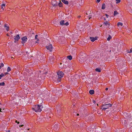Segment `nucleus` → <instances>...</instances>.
Wrapping results in <instances>:
<instances>
[{"instance_id": "obj_1", "label": "nucleus", "mask_w": 132, "mask_h": 132, "mask_svg": "<svg viewBox=\"0 0 132 132\" xmlns=\"http://www.w3.org/2000/svg\"><path fill=\"white\" fill-rule=\"evenodd\" d=\"M42 105H39V104L36 105L32 107L33 110L35 112H40L42 111V109L43 108Z\"/></svg>"}, {"instance_id": "obj_2", "label": "nucleus", "mask_w": 132, "mask_h": 132, "mask_svg": "<svg viewBox=\"0 0 132 132\" xmlns=\"http://www.w3.org/2000/svg\"><path fill=\"white\" fill-rule=\"evenodd\" d=\"M112 105V104L110 103L107 104H104L103 105V106L102 107V110H105L106 109H108L110 107H111Z\"/></svg>"}, {"instance_id": "obj_3", "label": "nucleus", "mask_w": 132, "mask_h": 132, "mask_svg": "<svg viewBox=\"0 0 132 132\" xmlns=\"http://www.w3.org/2000/svg\"><path fill=\"white\" fill-rule=\"evenodd\" d=\"M46 48L50 52L52 51L53 50V47L51 44H50L46 46Z\"/></svg>"}, {"instance_id": "obj_4", "label": "nucleus", "mask_w": 132, "mask_h": 132, "mask_svg": "<svg viewBox=\"0 0 132 132\" xmlns=\"http://www.w3.org/2000/svg\"><path fill=\"white\" fill-rule=\"evenodd\" d=\"M57 73L59 78H62L63 77L64 75L63 72L61 71H59L57 72Z\"/></svg>"}, {"instance_id": "obj_5", "label": "nucleus", "mask_w": 132, "mask_h": 132, "mask_svg": "<svg viewBox=\"0 0 132 132\" xmlns=\"http://www.w3.org/2000/svg\"><path fill=\"white\" fill-rule=\"evenodd\" d=\"M51 3L52 5L54 6H56L58 5L57 3L55 1H52Z\"/></svg>"}, {"instance_id": "obj_6", "label": "nucleus", "mask_w": 132, "mask_h": 132, "mask_svg": "<svg viewBox=\"0 0 132 132\" xmlns=\"http://www.w3.org/2000/svg\"><path fill=\"white\" fill-rule=\"evenodd\" d=\"M21 39L22 40V43H24L26 42L27 38L25 36L22 38Z\"/></svg>"}, {"instance_id": "obj_7", "label": "nucleus", "mask_w": 132, "mask_h": 132, "mask_svg": "<svg viewBox=\"0 0 132 132\" xmlns=\"http://www.w3.org/2000/svg\"><path fill=\"white\" fill-rule=\"evenodd\" d=\"M90 38L91 41L92 42H94L95 40L97 39V37H90Z\"/></svg>"}, {"instance_id": "obj_8", "label": "nucleus", "mask_w": 132, "mask_h": 132, "mask_svg": "<svg viewBox=\"0 0 132 132\" xmlns=\"http://www.w3.org/2000/svg\"><path fill=\"white\" fill-rule=\"evenodd\" d=\"M54 56H51L49 58V61L50 62H52L54 60Z\"/></svg>"}, {"instance_id": "obj_9", "label": "nucleus", "mask_w": 132, "mask_h": 132, "mask_svg": "<svg viewBox=\"0 0 132 132\" xmlns=\"http://www.w3.org/2000/svg\"><path fill=\"white\" fill-rule=\"evenodd\" d=\"M121 122H122V124L124 125H125L127 123L126 119H122L121 120Z\"/></svg>"}, {"instance_id": "obj_10", "label": "nucleus", "mask_w": 132, "mask_h": 132, "mask_svg": "<svg viewBox=\"0 0 132 132\" xmlns=\"http://www.w3.org/2000/svg\"><path fill=\"white\" fill-rule=\"evenodd\" d=\"M103 24L106 25V26H107V27H109V26H110V23L109 22H104Z\"/></svg>"}, {"instance_id": "obj_11", "label": "nucleus", "mask_w": 132, "mask_h": 132, "mask_svg": "<svg viewBox=\"0 0 132 132\" xmlns=\"http://www.w3.org/2000/svg\"><path fill=\"white\" fill-rule=\"evenodd\" d=\"M20 38V37L19 35H18L16 36V37L14 38V39L15 40L17 41L18 40V39Z\"/></svg>"}, {"instance_id": "obj_12", "label": "nucleus", "mask_w": 132, "mask_h": 132, "mask_svg": "<svg viewBox=\"0 0 132 132\" xmlns=\"http://www.w3.org/2000/svg\"><path fill=\"white\" fill-rule=\"evenodd\" d=\"M62 1L65 4L67 5H68V2L67 1H66L65 0H62Z\"/></svg>"}, {"instance_id": "obj_13", "label": "nucleus", "mask_w": 132, "mask_h": 132, "mask_svg": "<svg viewBox=\"0 0 132 132\" xmlns=\"http://www.w3.org/2000/svg\"><path fill=\"white\" fill-rule=\"evenodd\" d=\"M60 23L61 25H65V21L64 20H62L60 22Z\"/></svg>"}, {"instance_id": "obj_14", "label": "nucleus", "mask_w": 132, "mask_h": 132, "mask_svg": "<svg viewBox=\"0 0 132 132\" xmlns=\"http://www.w3.org/2000/svg\"><path fill=\"white\" fill-rule=\"evenodd\" d=\"M38 61H39L40 62H42L41 58L42 59V57L41 56H40L39 55H38Z\"/></svg>"}, {"instance_id": "obj_15", "label": "nucleus", "mask_w": 132, "mask_h": 132, "mask_svg": "<svg viewBox=\"0 0 132 132\" xmlns=\"http://www.w3.org/2000/svg\"><path fill=\"white\" fill-rule=\"evenodd\" d=\"M4 27L6 29L7 31H8L9 30V27L7 26V25L6 24H5L4 25Z\"/></svg>"}, {"instance_id": "obj_16", "label": "nucleus", "mask_w": 132, "mask_h": 132, "mask_svg": "<svg viewBox=\"0 0 132 132\" xmlns=\"http://www.w3.org/2000/svg\"><path fill=\"white\" fill-rule=\"evenodd\" d=\"M128 84L129 85L130 87H132V81H129Z\"/></svg>"}, {"instance_id": "obj_17", "label": "nucleus", "mask_w": 132, "mask_h": 132, "mask_svg": "<svg viewBox=\"0 0 132 132\" xmlns=\"http://www.w3.org/2000/svg\"><path fill=\"white\" fill-rule=\"evenodd\" d=\"M95 70L98 72H100L101 71V69L99 68H97L95 69Z\"/></svg>"}, {"instance_id": "obj_18", "label": "nucleus", "mask_w": 132, "mask_h": 132, "mask_svg": "<svg viewBox=\"0 0 132 132\" xmlns=\"http://www.w3.org/2000/svg\"><path fill=\"white\" fill-rule=\"evenodd\" d=\"M123 24L122 23L120 22H119L118 23L117 26L118 27H119L120 26H122Z\"/></svg>"}, {"instance_id": "obj_19", "label": "nucleus", "mask_w": 132, "mask_h": 132, "mask_svg": "<svg viewBox=\"0 0 132 132\" xmlns=\"http://www.w3.org/2000/svg\"><path fill=\"white\" fill-rule=\"evenodd\" d=\"M38 37V35H36L35 36V38L36 39H37V41H36V43H38V42L39 41V40L38 39H37V37Z\"/></svg>"}, {"instance_id": "obj_20", "label": "nucleus", "mask_w": 132, "mask_h": 132, "mask_svg": "<svg viewBox=\"0 0 132 132\" xmlns=\"http://www.w3.org/2000/svg\"><path fill=\"white\" fill-rule=\"evenodd\" d=\"M5 6V4H3L2 5H1V8L2 10H3L4 9V7Z\"/></svg>"}, {"instance_id": "obj_21", "label": "nucleus", "mask_w": 132, "mask_h": 132, "mask_svg": "<svg viewBox=\"0 0 132 132\" xmlns=\"http://www.w3.org/2000/svg\"><path fill=\"white\" fill-rule=\"evenodd\" d=\"M105 7V4L104 3L102 4V9H104Z\"/></svg>"}, {"instance_id": "obj_22", "label": "nucleus", "mask_w": 132, "mask_h": 132, "mask_svg": "<svg viewBox=\"0 0 132 132\" xmlns=\"http://www.w3.org/2000/svg\"><path fill=\"white\" fill-rule=\"evenodd\" d=\"M67 58L69 60H71L72 59V57L71 55H69L67 56Z\"/></svg>"}, {"instance_id": "obj_23", "label": "nucleus", "mask_w": 132, "mask_h": 132, "mask_svg": "<svg viewBox=\"0 0 132 132\" xmlns=\"http://www.w3.org/2000/svg\"><path fill=\"white\" fill-rule=\"evenodd\" d=\"M118 14V13L116 11H115L114 12V15L115 16L117 14Z\"/></svg>"}, {"instance_id": "obj_24", "label": "nucleus", "mask_w": 132, "mask_h": 132, "mask_svg": "<svg viewBox=\"0 0 132 132\" xmlns=\"http://www.w3.org/2000/svg\"><path fill=\"white\" fill-rule=\"evenodd\" d=\"M92 13H90L89 15L88 16V17H89V19L90 18H91V17L92 16Z\"/></svg>"}, {"instance_id": "obj_25", "label": "nucleus", "mask_w": 132, "mask_h": 132, "mask_svg": "<svg viewBox=\"0 0 132 132\" xmlns=\"http://www.w3.org/2000/svg\"><path fill=\"white\" fill-rule=\"evenodd\" d=\"M111 38V37L110 35H109V37L107 38V40L109 41L110 40V39Z\"/></svg>"}, {"instance_id": "obj_26", "label": "nucleus", "mask_w": 132, "mask_h": 132, "mask_svg": "<svg viewBox=\"0 0 132 132\" xmlns=\"http://www.w3.org/2000/svg\"><path fill=\"white\" fill-rule=\"evenodd\" d=\"M89 93L91 95H92L94 94V91H89Z\"/></svg>"}, {"instance_id": "obj_27", "label": "nucleus", "mask_w": 132, "mask_h": 132, "mask_svg": "<svg viewBox=\"0 0 132 132\" xmlns=\"http://www.w3.org/2000/svg\"><path fill=\"white\" fill-rule=\"evenodd\" d=\"M11 70V69L9 67H8L7 68V71L8 72L10 71Z\"/></svg>"}, {"instance_id": "obj_28", "label": "nucleus", "mask_w": 132, "mask_h": 132, "mask_svg": "<svg viewBox=\"0 0 132 132\" xmlns=\"http://www.w3.org/2000/svg\"><path fill=\"white\" fill-rule=\"evenodd\" d=\"M62 3L61 2H60L59 3V4H58V5H59V6H60V7H61L62 6Z\"/></svg>"}, {"instance_id": "obj_29", "label": "nucleus", "mask_w": 132, "mask_h": 132, "mask_svg": "<svg viewBox=\"0 0 132 132\" xmlns=\"http://www.w3.org/2000/svg\"><path fill=\"white\" fill-rule=\"evenodd\" d=\"M116 3H117V4H118V3H119L121 1L120 0H116Z\"/></svg>"}, {"instance_id": "obj_30", "label": "nucleus", "mask_w": 132, "mask_h": 132, "mask_svg": "<svg viewBox=\"0 0 132 132\" xmlns=\"http://www.w3.org/2000/svg\"><path fill=\"white\" fill-rule=\"evenodd\" d=\"M4 65L3 64V63H2L1 64V65H0V69H1L2 67H3Z\"/></svg>"}, {"instance_id": "obj_31", "label": "nucleus", "mask_w": 132, "mask_h": 132, "mask_svg": "<svg viewBox=\"0 0 132 132\" xmlns=\"http://www.w3.org/2000/svg\"><path fill=\"white\" fill-rule=\"evenodd\" d=\"M127 53H131L132 52V51L131 50H130V51H129V50H128L127 51Z\"/></svg>"}, {"instance_id": "obj_32", "label": "nucleus", "mask_w": 132, "mask_h": 132, "mask_svg": "<svg viewBox=\"0 0 132 132\" xmlns=\"http://www.w3.org/2000/svg\"><path fill=\"white\" fill-rule=\"evenodd\" d=\"M5 83L4 82L0 83V86H4Z\"/></svg>"}, {"instance_id": "obj_33", "label": "nucleus", "mask_w": 132, "mask_h": 132, "mask_svg": "<svg viewBox=\"0 0 132 132\" xmlns=\"http://www.w3.org/2000/svg\"><path fill=\"white\" fill-rule=\"evenodd\" d=\"M80 58L81 59V60H82L83 61H84V59H83L84 57H82V56H80Z\"/></svg>"}, {"instance_id": "obj_34", "label": "nucleus", "mask_w": 132, "mask_h": 132, "mask_svg": "<svg viewBox=\"0 0 132 132\" xmlns=\"http://www.w3.org/2000/svg\"><path fill=\"white\" fill-rule=\"evenodd\" d=\"M62 38V39H64V37L62 36V37H61V36H59V38H58V39H59L60 40L61 38Z\"/></svg>"}, {"instance_id": "obj_35", "label": "nucleus", "mask_w": 132, "mask_h": 132, "mask_svg": "<svg viewBox=\"0 0 132 132\" xmlns=\"http://www.w3.org/2000/svg\"><path fill=\"white\" fill-rule=\"evenodd\" d=\"M69 24V23L68 22H65V25L66 26H67Z\"/></svg>"}, {"instance_id": "obj_36", "label": "nucleus", "mask_w": 132, "mask_h": 132, "mask_svg": "<svg viewBox=\"0 0 132 132\" xmlns=\"http://www.w3.org/2000/svg\"><path fill=\"white\" fill-rule=\"evenodd\" d=\"M94 127H93V126H90L89 127V128H90V129H93L94 128Z\"/></svg>"}, {"instance_id": "obj_37", "label": "nucleus", "mask_w": 132, "mask_h": 132, "mask_svg": "<svg viewBox=\"0 0 132 132\" xmlns=\"http://www.w3.org/2000/svg\"><path fill=\"white\" fill-rule=\"evenodd\" d=\"M0 76H1L0 77H2L4 76V75L3 73H2L1 75H0Z\"/></svg>"}, {"instance_id": "obj_38", "label": "nucleus", "mask_w": 132, "mask_h": 132, "mask_svg": "<svg viewBox=\"0 0 132 132\" xmlns=\"http://www.w3.org/2000/svg\"><path fill=\"white\" fill-rule=\"evenodd\" d=\"M114 90V89L113 88H109V90Z\"/></svg>"}, {"instance_id": "obj_39", "label": "nucleus", "mask_w": 132, "mask_h": 132, "mask_svg": "<svg viewBox=\"0 0 132 132\" xmlns=\"http://www.w3.org/2000/svg\"><path fill=\"white\" fill-rule=\"evenodd\" d=\"M92 101H93V103H94V104H95L96 103V101H95L93 100Z\"/></svg>"}, {"instance_id": "obj_40", "label": "nucleus", "mask_w": 132, "mask_h": 132, "mask_svg": "<svg viewBox=\"0 0 132 132\" xmlns=\"http://www.w3.org/2000/svg\"><path fill=\"white\" fill-rule=\"evenodd\" d=\"M96 0V2L97 3H99L101 1V0Z\"/></svg>"}, {"instance_id": "obj_41", "label": "nucleus", "mask_w": 132, "mask_h": 132, "mask_svg": "<svg viewBox=\"0 0 132 132\" xmlns=\"http://www.w3.org/2000/svg\"><path fill=\"white\" fill-rule=\"evenodd\" d=\"M119 132H124V130H120V131H119Z\"/></svg>"}, {"instance_id": "obj_42", "label": "nucleus", "mask_w": 132, "mask_h": 132, "mask_svg": "<svg viewBox=\"0 0 132 132\" xmlns=\"http://www.w3.org/2000/svg\"><path fill=\"white\" fill-rule=\"evenodd\" d=\"M105 15L107 18H108V16H109L108 15H107L106 14H105Z\"/></svg>"}, {"instance_id": "obj_43", "label": "nucleus", "mask_w": 132, "mask_h": 132, "mask_svg": "<svg viewBox=\"0 0 132 132\" xmlns=\"http://www.w3.org/2000/svg\"><path fill=\"white\" fill-rule=\"evenodd\" d=\"M23 126H24V125H20V126H19V127H23Z\"/></svg>"}, {"instance_id": "obj_44", "label": "nucleus", "mask_w": 132, "mask_h": 132, "mask_svg": "<svg viewBox=\"0 0 132 132\" xmlns=\"http://www.w3.org/2000/svg\"><path fill=\"white\" fill-rule=\"evenodd\" d=\"M60 80L59 79H58V80H57V81L58 82H60Z\"/></svg>"}, {"instance_id": "obj_45", "label": "nucleus", "mask_w": 132, "mask_h": 132, "mask_svg": "<svg viewBox=\"0 0 132 132\" xmlns=\"http://www.w3.org/2000/svg\"><path fill=\"white\" fill-rule=\"evenodd\" d=\"M8 73V72H5V75H7Z\"/></svg>"}, {"instance_id": "obj_46", "label": "nucleus", "mask_w": 132, "mask_h": 132, "mask_svg": "<svg viewBox=\"0 0 132 132\" xmlns=\"http://www.w3.org/2000/svg\"><path fill=\"white\" fill-rule=\"evenodd\" d=\"M119 90H123V88H120V89Z\"/></svg>"}, {"instance_id": "obj_47", "label": "nucleus", "mask_w": 132, "mask_h": 132, "mask_svg": "<svg viewBox=\"0 0 132 132\" xmlns=\"http://www.w3.org/2000/svg\"><path fill=\"white\" fill-rule=\"evenodd\" d=\"M108 89V88H105V90H107Z\"/></svg>"}, {"instance_id": "obj_48", "label": "nucleus", "mask_w": 132, "mask_h": 132, "mask_svg": "<svg viewBox=\"0 0 132 132\" xmlns=\"http://www.w3.org/2000/svg\"><path fill=\"white\" fill-rule=\"evenodd\" d=\"M18 97H22L21 96H20V95H19V96H18Z\"/></svg>"}, {"instance_id": "obj_49", "label": "nucleus", "mask_w": 132, "mask_h": 132, "mask_svg": "<svg viewBox=\"0 0 132 132\" xmlns=\"http://www.w3.org/2000/svg\"><path fill=\"white\" fill-rule=\"evenodd\" d=\"M6 35L8 36H9V35L8 34H7Z\"/></svg>"}, {"instance_id": "obj_50", "label": "nucleus", "mask_w": 132, "mask_h": 132, "mask_svg": "<svg viewBox=\"0 0 132 132\" xmlns=\"http://www.w3.org/2000/svg\"><path fill=\"white\" fill-rule=\"evenodd\" d=\"M80 17H81V16H80V15H79V16H78V18H80Z\"/></svg>"}, {"instance_id": "obj_51", "label": "nucleus", "mask_w": 132, "mask_h": 132, "mask_svg": "<svg viewBox=\"0 0 132 132\" xmlns=\"http://www.w3.org/2000/svg\"><path fill=\"white\" fill-rule=\"evenodd\" d=\"M132 125V122H131V123H130V125L131 126V125Z\"/></svg>"}, {"instance_id": "obj_52", "label": "nucleus", "mask_w": 132, "mask_h": 132, "mask_svg": "<svg viewBox=\"0 0 132 132\" xmlns=\"http://www.w3.org/2000/svg\"><path fill=\"white\" fill-rule=\"evenodd\" d=\"M79 115V114L78 113L77 114V116H78Z\"/></svg>"}, {"instance_id": "obj_53", "label": "nucleus", "mask_w": 132, "mask_h": 132, "mask_svg": "<svg viewBox=\"0 0 132 132\" xmlns=\"http://www.w3.org/2000/svg\"><path fill=\"white\" fill-rule=\"evenodd\" d=\"M89 91H94V90H89Z\"/></svg>"}, {"instance_id": "obj_54", "label": "nucleus", "mask_w": 132, "mask_h": 132, "mask_svg": "<svg viewBox=\"0 0 132 132\" xmlns=\"http://www.w3.org/2000/svg\"><path fill=\"white\" fill-rule=\"evenodd\" d=\"M15 122L16 123H17L18 122V121L16 120L15 121Z\"/></svg>"}, {"instance_id": "obj_55", "label": "nucleus", "mask_w": 132, "mask_h": 132, "mask_svg": "<svg viewBox=\"0 0 132 132\" xmlns=\"http://www.w3.org/2000/svg\"><path fill=\"white\" fill-rule=\"evenodd\" d=\"M17 123L18 124H19V122H17Z\"/></svg>"}, {"instance_id": "obj_56", "label": "nucleus", "mask_w": 132, "mask_h": 132, "mask_svg": "<svg viewBox=\"0 0 132 132\" xmlns=\"http://www.w3.org/2000/svg\"><path fill=\"white\" fill-rule=\"evenodd\" d=\"M115 132H119V131H116Z\"/></svg>"}, {"instance_id": "obj_57", "label": "nucleus", "mask_w": 132, "mask_h": 132, "mask_svg": "<svg viewBox=\"0 0 132 132\" xmlns=\"http://www.w3.org/2000/svg\"><path fill=\"white\" fill-rule=\"evenodd\" d=\"M57 126V125H54V126Z\"/></svg>"}, {"instance_id": "obj_58", "label": "nucleus", "mask_w": 132, "mask_h": 132, "mask_svg": "<svg viewBox=\"0 0 132 132\" xmlns=\"http://www.w3.org/2000/svg\"><path fill=\"white\" fill-rule=\"evenodd\" d=\"M15 97H16V95H15Z\"/></svg>"}, {"instance_id": "obj_59", "label": "nucleus", "mask_w": 132, "mask_h": 132, "mask_svg": "<svg viewBox=\"0 0 132 132\" xmlns=\"http://www.w3.org/2000/svg\"><path fill=\"white\" fill-rule=\"evenodd\" d=\"M27 132H30L29 131H27Z\"/></svg>"}, {"instance_id": "obj_60", "label": "nucleus", "mask_w": 132, "mask_h": 132, "mask_svg": "<svg viewBox=\"0 0 132 132\" xmlns=\"http://www.w3.org/2000/svg\"><path fill=\"white\" fill-rule=\"evenodd\" d=\"M97 106H98V104H97Z\"/></svg>"}, {"instance_id": "obj_61", "label": "nucleus", "mask_w": 132, "mask_h": 132, "mask_svg": "<svg viewBox=\"0 0 132 132\" xmlns=\"http://www.w3.org/2000/svg\"><path fill=\"white\" fill-rule=\"evenodd\" d=\"M14 102L16 103L17 102H15V101Z\"/></svg>"}, {"instance_id": "obj_62", "label": "nucleus", "mask_w": 132, "mask_h": 132, "mask_svg": "<svg viewBox=\"0 0 132 132\" xmlns=\"http://www.w3.org/2000/svg\"><path fill=\"white\" fill-rule=\"evenodd\" d=\"M104 19V20H105V19Z\"/></svg>"}, {"instance_id": "obj_63", "label": "nucleus", "mask_w": 132, "mask_h": 132, "mask_svg": "<svg viewBox=\"0 0 132 132\" xmlns=\"http://www.w3.org/2000/svg\"><path fill=\"white\" fill-rule=\"evenodd\" d=\"M10 131L9 130L8 131V132H10Z\"/></svg>"}, {"instance_id": "obj_64", "label": "nucleus", "mask_w": 132, "mask_h": 132, "mask_svg": "<svg viewBox=\"0 0 132 132\" xmlns=\"http://www.w3.org/2000/svg\"><path fill=\"white\" fill-rule=\"evenodd\" d=\"M92 130H90V131H91Z\"/></svg>"}]
</instances>
